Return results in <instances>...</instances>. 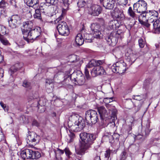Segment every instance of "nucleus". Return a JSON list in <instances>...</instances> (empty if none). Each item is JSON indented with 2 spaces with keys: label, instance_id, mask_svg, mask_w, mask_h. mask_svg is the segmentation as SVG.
Instances as JSON below:
<instances>
[{
  "label": "nucleus",
  "instance_id": "obj_1",
  "mask_svg": "<svg viewBox=\"0 0 160 160\" xmlns=\"http://www.w3.org/2000/svg\"><path fill=\"white\" fill-rule=\"evenodd\" d=\"M33 21H28L23 22L24 29L22 30L23 38L28 42H32L41 35V28L39 27H33Z\"/></svg>",
  "mask_w": 160,
  "mask_h": 160
},
{
  "label": "nucleus",
  "instance_id": "obj_2",
  "mask_svg": "<svg viewBox=\"0 0 160 160\" xmlns=\"http://www.w3.org/2000/svg\"><path fill=\"white\" fill-rule=\"evenodd\" d=\"M68 125L75 132L81 131L84 128L85 123L83 118L79 115L73 114L69 118Z\"/></svg>",
  "mask_w": 160,
  "mask_h": 160
},
{
  "label": "nucleus",
  "instance_id": "obj_3",
  "mask_svg": "<svg viewBox=\"0 0 160 160\" xmlns=\"http://www.w3.org/2000/svg\"><path fill=\"white\" fill-rule=\"evenodd\" d=\"M79 136L82 142L81 144L80 151L78 154L82 155L84 153L86 150L90 147L96 137L93 134L85 132L81 133Z\"/></svg>",
  "mask_w": 160,
  "mask_h": 160
},
{
  "label": "nucleus",
  "instance_id": "obj_4",
  "mask_svg": "<svg viewBox=\"0 0 160 160\" xmlns=\"http://www.w3.org/2000/svg\"><path fill=\"white\" fill-rule=\"evenodd\" d=\"M158 12L154 10L147 11L146 13H142L139 15L138 17V21L142 25L146 27H149L151 23H149L148 21L151 19H154L153 18H157L158 16Z\"/></svg>",
  "mask_w": 160,
  "mask_h": 160
},
{
  "label": "nucleus",
  "instance_id": "obj_5",
  "mask_svg": "<svg viewBox=\"0 0 160 160\" xmlns=\"http://www.w3.org/2000/svg\"><path fill=\"white\" fill-rule=\"evenodd\" d=\"M65 9H63L62 10V13L60 16L55 21V23H58L57 26V29L60 34L67 36L69 34V29L66 23L64 21H61L63 18L65 14Z\"/></svg>",
  "mask_w": 160,
  "mask_h": 160
},
{
  "label": "nucleus",
  "instance_id": "obj_6",
  "mask_svg": "<svg viewBox=\"0 0 160 160\" xmlns=\"http://www.w3.org/2000/svg\"><path fill=\"white\" fill-rule=\"evenodd\" d=\"M98 115L96 111L92 110L86 111L85 118L86 121L92 124H95L98 120Z\"/></svg>",
  "mask_w": 160,
  "mask_h": 160
},
{
  "label": "nucleus",
  "instance_id": "obj_7",
  "mask_svg": "<svg viewBox=\"0 0 160 160\" xmlns=\"http://www.w3.org/2000/svg\"><path fill=\"white\" fill-rule=\"evenodd\" d=\"M133 7V10L140 13V15H141L142 13H146L147 8V3L143 0H139L134 4Z\"/></svg>",
  "mask_w": 160,
  "mask_h": 160
},
{
  "label": "nucleus",
  "instance_id": "obj_8",
  "mask_svg": "<svg viewBox=\"0 0 160 160\" xmlns=\"http://www.w3.org/2000/svg\"><path fill=\"white\" fill-rule=\"evenodd\" d=\"M40 140L39 136L33 132H29L27 135L26 141L29 145L34 146L39 143Z\"/></svg>",
  "mask_w": 160,
  "mask_h": 160
},
{
  "label": "nucleus",
  "instance_id": "obj_9",
  "mask_svg": "<svg viewBox=\"0 0 160 160\" xmlns=\"http://www.w3.org/2000/svg\"><path fill=\"white\" fill-rule=\"evenodd\" d=\"M126 64L122 61L121 62H117L115 64H114L111 67V69L112 71L114 73H118L119 74H122L126 70Z\"/></svg>",
  "mask_w": 160,
  "mask_h": 160
},
{
  "label": "nucleus",
  "instance_id": "obj_10",
  "mask_svg": "<svg viewBox=\"0 0 160 160\" xmlns=\"http://www.w3.org/2000/svg\"><path fill=\"white\" fill-rule=\"evenodd\" d=\"M70 79L73 82H74L75 84L79 85H83L85 81L84 77L81 74L78 75L77 72L72 73L70 76Z\"/></svg>",
  "mask_w": 160,
  "mask_h": 160
},
{
  "label": "nucleus",
  "instance_id": "obj_11",
  "mask_svg": "<svg viewBox=\"0 0 160 160\" xmlns=\"http://www.w3.org/2000/svg\"><path fill=\"white\" fill-rule=\"evenodd\" d=\"M103 62V61L101 60L96 61L95 60H91L84 68V74L86 78L88 79H90L88 68H90L92 66H99Z\"/></svg>",
  "mask_w": 160,
  "mask_h": 160
},
{
  "label": "nucleus",
  "instance_id": "obj_12",
  "mask_svg": "<svg viewBox=\"0 0 160 160\" xmlns=\"http://www.w3.org/2000/svg\"><path fill=\"white\" fill-rule=\"evenodd\" d=\"M88 13L94 16H98L102 11L101 7L97 4L92 5L88 9Z\"/></svg>",
  "mask_w": 160,
  "mask_h": 160
},
{
  "label": "nucleus",
  "instance_id": "obj_13",
  "mask_svg": "<svg viewBox=\"0 0 160 160\" xmlns=\"http://www.w3.org/2000/svg\"><path fill=\"white\" fill-rule=\"evenodd\" d=\"M20 17L17 15H14L8 19L9 26L12 29L17 28L20 20Z\"/></svg>",
  "mask_w": 160,
  "mask_h": 160
},
{
  "label": "nucleus",
  "instance_id": "obj_14",
  "mask_svg": "<svg viewBox=\"0 0 160 160\" xmlns=\"http://www.w3.org/2000/svg\"><path fill=\"white\" fill-rule=\"evenodd\" d=\"M112 15L117 19V20L122 21L125 18L123 11L118 8H115L112 12Z\"/></svg>",
  "mask_w": 160,
  "mask_h": 160
},
{
  "label": "nucleus",
  "instance_id": "obj_15",
  "mask_svg": "<svg viewBox=\"0 0 160 160\" xmlns=\"http://www.w3.org/2000/svg\"><path fill=\"white\" fill-rule=\"evenodd\" d=\"M106 73L103 68L100 66L95 67L91 71L92 76L94 77L98 75L104 74Z\"/></svg>",
  "mask_w": 160,
  "mask_h": 160
},
{
  "label": "nucleus",
  "instance_id": "obj_16",
  "mask_svg": "<svg viewBox=\"0 0 160 160\" xmlns=\"http://www.w3.org/2000/svg\"><path fill=\"white\" fill-rule=\"evenodd\" d=\"M149 23H151V25L149 27H146L147 28L150 29H153L160 31V18H159L157 20L154 21V19H151L148 21Z\"/></svg>",
  "mask_w": 160,
  "mask_h": 160
},
{
  "label": "nucleus",
  "instance_id": "obj_17",
  "mask_svg": "<svg viewBox=\"0 0 160 160\" xmlns=\"http://www.w3.org/2000/svg\"><path fill=\"white\" fill-rule=\"evenodd\" d=\"M150 123L147 121L146 124V128L144 131H142L141 134H138L137 135L135 138V139H140L142 138L143 136L147 135L151 131L152 129L150 128Z\"/></svg>",
  "mask_w": 160,
  "mask_h": 160
},
{
  "label": "nucleus",
  "instance_id": "obj_18",
  "mask_svg": "<svg viewBox=\"0 0 160 160\" xmlns=\"http://www.w3.org/2000/svg\"><path fill=\"white\" fill-rule=\"evenodd\" d=\"M120 25V23L116 20H112L108 22V30H114L118 28Z\"/></svg>",
  "mask_w": 160,
  "mask_h": 160
},
{
  "label": "nucleus",
  "instance_id": "obj_19",
  "mask_svg": "<svg viewBox=\"0 0 160 160\" xmlns=\"http://www.w3.org/2000/svg\"><path fill=\"white\" fill-rule=\"evenodd\" d=\"M32 150L29 149H25L20 153L21 157L23 159L30 158Z\"/></svg>",
  "mask_w": 160,
  "mask_h": 160
},
{
  "label": "nucleus",
  "instance_id": "obj_20",
  "mask_svg": "<svg viewBox=\"0 0 160 160\" xmlns=\"http://www.w3.org/2000/svg\"><path fill=\"white\" fill-rule=\"evenodd\" d=\"M111 35L113 38H116L118 40L119 38L121 39L123 37V32L120 30L114 31L113 30L111 33Z\"/></svg>",
  "mask_w": 160,
  "mask_h": 160
},
{
  "label": "nucleus",
  "instance_id": "obj_21",
  "mask_svg": "<svg viewBox=\"0 0 160 160\" xmlns=\"http://www.w3.org/2000/svg\"><path fill=\"white\" fill-rule=\"evenodd\" d=\"M98 110L101 118L102 119L108 115V112L104 106H100L98 108Z\"/></svg>",
  "mask_w": 160,
  "mask_h": 160
},
{
  "label": "nucleus",
  "instance_id": "obj_22",
  "mask_svg": "<svg viewBox=\"0 0 160 160\" xmlns=\"http://www.w3.org/2000/svg\"><path fill=\"white\" fill-rule=\"evenodd\" d=\"M103 5L106 9H112L114 6V1L113 0H108L103 3Z\"/></svg>",
  "mask_w": 160,
  "mask_h": 160
},
{
  "label": "nucleus",
  "instance_id": "obj_23",
  "mask_svg": "<svg viewBox=\"0 0 160 160\" xmlns=\"http://www.w3.org/2000/svg\"><path fill=\"white\" fill-rule=\"evenodd\" d=\"M26 4L29 7H33L35 9L38 6V0H25Z\"/></svg>",
  "mask_w": 160,
  "mask_h": 160
},
{
  "label": "nucleus",
  "instance_id": "obj_24",
  "mask_svg": "<svg viewBox=\"0 0 160 160\" xmlns=\"http://www.w3.org/2000/svg\"><path fill=\"white\" fill-rule=\"evenodd\" d=\"M23 64L22 63H17L14 65V66L11 67L9 70L11 74L16 72L22 67Z\"/></svg>",
  "mask_w": 160,
  "mask_h": 160
},
{
  "label": "nucleus",
  "instance_id": "obj_25",
  "mask_svg": "<svg viewBox=\"0 0 160 160\" xmlns=\"http://www.w3.org/2000/svg\"><path fill=\"white\" fill-rule=\"evenodd\" d=\"M84 39L82 38V34L78 33L76 37L75 42L78 46L82 45L83 43Z\"/></svg>",
  "mask_w": 160,
  "mask_h": 160
},
{
  "label": "nucleus",
  "instance_id": "obj_26",
  "mask_svg": "<svg viewBox=\"0 0 160 160\" xmlns=\"http://www.w3.org/2000/svg\"><path fill=\"white\" fill-rule=\"evenodd\" d=\"M132 9V8L131 7H130L128 10L127 13L128 15L130 16L132 19L135 20L137 18V15L135 13V12Z\"/></svg>",
  "mask_w": 160,
  "mask_h": 160
},
{
  "label": "nucleus",
  "instance_id": "obj_27",
  "mask_svg": "<svg viewBox=\"0 0 160 160\" xmlns=\"http://www.w3.org/2000/svg\"><path fill=\"white\" fill-rule=\"evenodd\" d=\"M41 156L40 153L37 151H34L32 150L30 156V159H36L40 158Z\"/></svg>",
  "mask_w": 160,
  "mask_h": 160
},
{
  "label": "nucleus",
  "instance_id": "obj_28",
  "mask_svg": "<svg viewBox=\"0 0 160 160\" xmlns=\"http://www.w3.org/2000/svg\"><path fill=\"white\" fill-rule=\"evenodd\" d=\"M90 28L92 32L101 30L100 25L97 23L91 24Z\"/></svg>",
  "mask_w": 160,
  "mask_h": 160
},
{
  "label": "nucleus",
  "instance_id": "obj_29",
  "mask_svg": "<svg viewBox=\"0 0 160 160\" xmlns=\"http://www.w3.org/2000/svg\"><path fill=\"white\" fill-rule=\"evenodd\" d=\"M78 57L77 56L74 54L69 55L68 57V61L70 62H76L77 61Z\"/></svg>",
  "mask_w": 160,
  "mask_h": 160
},
{
  "label": "nucleus",
  "instance_id": "obj_30",
  "mask_svg": "<svg viewBox=\"0 0 160 160\" xmlns=\"http://www.w3.org/2000/svg\"><path fill=\"white\" fill-rule=\"evenodd\" d=\"M92 34L85 33L84 35L85 41L88 42H91L92 41Z\"/></svg>",
  "mask_w": 160,
  "mask_h": 160
},
{
  "label": "nucleus",
  "instance_id": "obj_31",
  "mask_svg": "<svg viewBox=\"0 0 160 160\" xmlns=\"http://www.w3.org/2000/svg\"><path fill=\"white\" fill-rule=\"evenodd\" d=\"M39 105H38L37 107H38L39 109L40 107H42L43 108H42L41 109V112H44L45 110V108H44V106L45 105V102H43V100L42 99H40L38 102Z\"/></svg>",
  "mask_w": 160,
  "mask_h": 160
},
{
  "label": "nucleus",
  "instance_id": "obj_32",
  "mask_svg": "<svg viewBox=\"0 0 160 160\" xmlns=\"http://www.w3.org/2000/svg\"><path fill=\"white\" fill-rule=\"evenodd\" d=\"M51 6L50 4L47 2L45 1V2H42L40 5V8L41 9H47L48 7Z\"/></svg>",
  "mask_w": 160,
  "mask_h": 160
},
{
  "label": "nucleus",
  "instance_id": "obj_33",
  "mask_svg": "<svg viewBox=\"0 0 160 160\" xmlns=\"http://www.w3.org/2000/svg\"><path fill=\"white\" fill-rule=\"evenodd\" d=\"M64 151L67 156L65 160H69L71 157L70 155L72 154V152L69 149L67 148H66L64 149Z\"/></svg>",
  "mask_w": 160,
  "mask_h": 160
},
{
  "label": "nucleus",
  "instance_id": "obj_34",
  "mask_svg": "<svg viewBox=\"0 0 160 160\" xmlns=\"http://www.w3.org/2000/svg\"><path fill=\"white\" fill-rule=\"evenodd\" d=\"M9 33L8 30H6L5 26L0 25V34H2L3 35L8 34Z\"/></svg>",
  "mask_w": 160,
  "mask_h": 160
},
{
  "label": "nucleus",
  "instance_id": "obj_35",
  "mask_svg": "<svg viewBox=\"0 0 160 160\" xmlns=\"http://www.w3.org/2000/svg\"><path fill=\"white\" fill-rule=\"evenodd\" d=\"M0 41L2 43L5 45H8L9 43L8 41L1 34H0Z\"/></svg>",
  "mask_w": 160,
  "mask_h": 160
},
{
  "label": "nucleus",
  "instance_id": "obj_36",
  "mask_svg": "<svg viewBox=\"0 0 160 160\" xmlns=\"http://www.w3.org/2000/svg\"><path fill=\"white\" fill-rule=\"evenodd\" d=\"M92 33L93 34V36L94 38L100 39L102 37V35L100 31H98L92 32Z\"/></svg>",
  "mask_w": 160,
  "mask_h": 160
},
{
  "label": "nucleus",
  "instance_id": "obj_37",
  "mask_svg": "<svg viewBox=\"0 0 160 160\" xmlns=\"http://www.w3.org/2000/svg\"><path fill=\"white\" fill-rule=\"evenodd\" d=\"M88 0H79L77 4L79 7L82 8L85 6Z\"/></svg>",
  "mask_w": 160,
  "mask_h": 160
},
{
  "label": "nucleus",
  "instance_id": "obj_38",
  "mask_svg": "<svg viewBox=\"0 0 160 160\" xmlns=\"http://www.w3.org/2000/svg\"><path fill=\"white\" fill-rule=\"evenodd\" d=\"M35 13L34 15L35 18L41 19L40 12L39 9H36L35 10Z\"/></svg>",
  "mask_w": 160,
  "mask_h": 160
},
{
  "label": "nucleus",
  "instance_id": "obj_39",
  "mask_svg": "<svg viewBox=\"0 0 160 160\" xmlns=\"http://www.w3.org/2000/svg\"><path fill=\"white\" fill-rule=\"evenodd\" d=\"M138 44L140 48H143L145 45V41L142 38H140L138 40Z\"/></svg>",
  "mask_w": 160,
  "mask_h": 160
},
{
  "label": "nucleus",
  "instance_id": "obj_40",
  "mask_svg": "<svg viewBox=\"0 0 160 160\" xmlns=\"http://www.w3.org/2000/svg\"><path fill=\"white\" fill-rule=\"evenodd\" d=\"M46 2H48L51 5H55L57 4L58 2V0H45Z\"/></svg>",
  "mask_w": 160,
  "mask_h": 160
},
{
  "label": "nucleus",
  "instance_id": "obj_41",
  "mask_svg": "<svg viewBox=\"0 0 160 160\" xmlns=\"http://www.w3.org/2000/svg\"><path fill=\"white\" fill-rule=\"evenodd\" d=\"M23 86L25 87L30 88L31 87V84L29 82L27 81H24L23 83Z\"/></svg>",
  "mask_w": 160,
  "mask_h": 160
},
{
  "label": "nucleus",
  "instance_id": "obj_42",
  "mask_svg": "<svg viewBox=\"0 0 160 160\" xmlns=\"http://www.w3.org/2000/svg\"><path fill=\"white\" fill-rule=\"evenodd\" d=\"M7 3L5 2L4 0H2L0 2V8H4L6 6Z\"/></svg>",
  "mask_w": 160,
  "mask_h": 160
},
{
  "label": "nucleus",
  "instance_id": "obj_43",
  "mask_svg": "<svg viewBox=\"0 0 160 160\" xmlns=\"http://www.w3.org/2000/svg\"><path fill=\"white\" fill-rule=\"evenodd\" d=\"M109 135L111 136L113 139H118V137L119 135L117 133H114L112 135V133L111 132L109 133Z\"/></svg>",
  "mask_w": 160,
  "mask_h": 160
},
{
  "label": "nucleus",
  "instance_id": "obj_44",
  "mask_svg": "<svg viewBox=\"0 0 160 160\" xmlns=\"http://www.w3.org/2000/svg\"><path fill=\"white\" fill-rule=\"evenodd\" d=\"M69 136L70 138V142H72L74 138H75V135L73 133L70 132Z\"/></svg>",
  "mask_w": 160,
  "mask_h": 160
},
{
  "label": "nucleus",
  "instance_id": "obj_45",
  "mask_svg": "<svg viewBox=\"0 0 160 160\" xmlns=\"http://www.w3.org/2000/svg\"><path fill=\"white\" fill-rule=\"evenodd\" d=\"M113 38L112 37V36L110 35V36H108L105 38V39L106 41L108 42H112V39H113Z\"/></svg>",
  "mask_w": 160,
  "mask_h": 160
},
{
  "label": "nucleus",
  "instance_id": "obj_46",
  "mask_svg": "<svg viewBox=\"0 0 160 160\" xmlns=\"http://www.w3.org/2000/svg\"><path fill=\"white\" fill-rule=\"evenodd\" d=\"M26 16V17L28 18H31L32 17V15L31 11L30 10L28 11Z\"/></svg>",
  "mask_w": 160,
  "mask_h": 160
},
{
  "label": "nucleus",
  "instance_id": "obj_47",
  "mask_svg": "<svg viewBox=\"0 0 160 160\" xmlns=\"http://www.w3.org/2000/svg\"><path fill=\"white\" fill-rule=\"evenodd\" d=\"M110 155V150H108L106 151L105 153V157L106 158H108Z\"/></svg>",
  "mask_w": 160,
  "mask_h": 160
},
{
  "label": "nucleus",
  "instance_id": "obj_48",
  "mask_svg": "<svg viewBox=\"0 0 160 160\" xmlns=\"http://www.w3.org/2000/svg\"><path fill=\"white\" fill-rule=\"evenodd\" d=\"M10 2L11 4L14 6L15 8L17 7L16 2V0H10Z\"/></svg>",
  "mask_w": 160,
  "mask_h": 160
},
{
  "label": "nucleus",
  "instance_id": "obj_49",
  "mask_svg": "<svg viewBox=\"0 0 160 160\" xmlns=\"http://www.w3.org/2000/svg\"><path fill=\"white\" fill-rule=\"evenodd\" d=\"M4 136L1 129H0V142L4 139Z\"/></svg>",
  "mask_w": 160,
  "mask_h": 160
},
{
  "label": "nucleus",
  "instance_id": "obj_50",
  "mask_svg": "<svg viewBox=\"0 0 160 160\" xmlns=\"http://www.w3.org/2000/svg\"><path fill=\"white\" fill-rule=\"evenodd\" d=\"M52 82L53 80L52 79H46V86H47L48 84L49 85Z\"/></svg>",
  "mask_w": 160,
  "mask_h": 160
},
{
  "label": "nucleus",
  "instance_id": "obj_51",
  "mask_svg": "<svg viewBox=\"0 0 160 160\" xmlns=\"http://www.w3.org/2000/svg\"><path fill=\"white\" fill-rule=\"evenodd\" d=\"M126 152H123L122 153V156L121 158V160H124L126 158Z\"/></svg>",
  "mask_w": 160,
  "mask_h": 160
},
{
  "label": "nucleus",
  "instance_id": "obj_52",
  "mask_svg": "<svg viewBox=\"0 0 160 160\" xmlns=\"http://www.w3.org/2000/svg\"><path fill=\"white\" fill-rule=\"evenodd\" d=\"M32 125L33 126L38 127L39 125V123L36 120H34L32 122Z\"/></svg>",
  "mask_w": 160,
  "mask_h": 160
},
{
  "label": "nucleus",
  "instance_id": "obj_53",
  "mask_svg": "<svg viewBox=\"0 0 160 160\" xmlns=\"http://www.w3.org/2000/svg\"><path fill=\"white\" fill-rule=\"evenodd\" d=\"M4 70L2 68H0V78H2L3 76Z\"/></svg>",
  "mask_w": 160,
  "mask_h": 160
},
{
  "label": "nucleus",
  "instance_id": "obj_54",
  "mask_svg": "<svg viewBox=\"0 0 160 160\" xmlns=\"http://www.w3.org/2000/svg\"><path fill=\"white\" fill-rule=\"evenodd\" d=\"M0 104L1 106L3 108L5 109V108L6 107V105L4 104L2 102H0Z\"/></svg>",
  "mask_w": 160,
  "mask_h": 160
},
{
  "label": "nucleus",
  "instance_id": "obj_55",
  "mask_svg": "<svg viewBox=\"0 0 160 160\" xmlns=\"http://www.w3.org/2000/svg\"><path fill=\"white\" fill-rule=\"evenodd\" d=\"M58 151H59V153H60V154H63L64 152V150H61L60 149H58Z\"/></svg>",
  "mask_w": 160,
  "mask_h": 160
},
{
  "label": "nucleus",
  "instance_id": "obj_56",
  "mask_svg": "<svg viewBox=\"0 0 160 160\" xmlns=\"http://www.w3.org/2000/svg\"><path fill=\"white\" fill-rule=\"evenodd\" d=\"M94 160H101L100 156H96L94 159Z\"/></svg>",
  "mask_w": 160,
  "mask_h": 160
},
{
  "label": "nucleus",
  "instance_id": "obj_57",
  "mask_svg": "<svg viewBox=\"0 0 160 160\" xmlns=\"http://www.w3.org/2000/svg\"><path fill=\"white\" fill-rule=\"evenodd\" d=\"M108 0H99L100 2V3L103 4V3H104V2L107 1Z\"/></svg>",
  "mask_w": 160,
  "mask_h": 160
},
{
  "label": "nucleus",
  "instance_id": "obj_58",
  "mask_svg": "<svg viewBox=\"0 0 160 160\" xmlns=\"http://www.w3.org/2000/svg\"><path fill=\"white\" fill-rule=\"evenodd\" d=\"M62 158L61 156L56 157V160H62Z\"/></svg>",
  "mask_w": 160,
  "mask_h": 160
},
{
  "label": "nucleus",
  "instance_id": "obj_59",
  "mask_svg": "<svg viewBox=\"0 0 160 160\" xmlns=\"http://www.w3.org/2000/svg\"><path fill=\"white\" fill-rule=\"evenodd\" d=\"M3 60V57L0 54V63Z\"/></svg>",
  "mask_w": 160,
  "mask_h": 160
},
{
  "label": "nucleus",
  "instance_id": "obj_60",
  "mask_svg": "<svg viewBox=\"0 0 160 160\" xmlns=\"http://www.w3.org/2000/svg\"><path fill=\"white\" fill-rule=\"evenodd\" d=\"M135 99H137V100H138H138H139V99H140V100L141 99V98H137L138 97H139L140 96H135Z\"/></svg>",
  "mask_w": 160,
  "mask_h": 160
},
{
  "label": "nucleus",
  "instance_id": "obj_61",
  "mask_svg": "<svg viewBox=\"0 0 160 160\" xmlns=\"http://www.w3.org/2000/svg\"><path fill=\"white\" fill-rule=\"evenodd\" d=\"M65 2H64V3H65L66 5L68 6V0H65Z\"/></svg>",
  "mask_w": 160,
  "mask_h": 160
},
{
  "label": "nucleus",
  "instance_id": "obj_62",
  "mask_svg": "<svg viewBox=\"0 0 160 160\" xmlns=\"http://www.w3.org/2000/svg\"><path fill=\"white\" fill-rule=\"evenodd\" d=\"M53 116H56V113L55 112H53Z\"/></svg>",
  "mask_w": 160,
  "mask_h": 160
},
{
  "label": "nucleus",
  "instance_id": "obj_63",
  "mask_svg": "<svg viewBox=\"0 0 160 160\" xmlns=\"http://www.w3.org/2000/svg\"><path fill=\"white\" fill-rule=\"evenodd\" d=\"M10 119H11V122H12L11 123H12V122H13L12 119V117H11Z\"/></svg>",
  "mask_w": 160,
  "mask_h": 160
},
{
  "label": "nucleus",
  "instance_id": "obj_64",
  "mask_svg": "<svg viewBox=\"0 0 160 160\" xmlns=\"http://www.w3.org/2000/svg\"><path fill=\"white\" fill-rule=\"evenodd\" d=\"M101 20L102 21H103H103H104V20H103V19H102V18H101Z\"/></svg>",
  "mask_w": 160,
  "mask_h": 160
}]
</instances>
